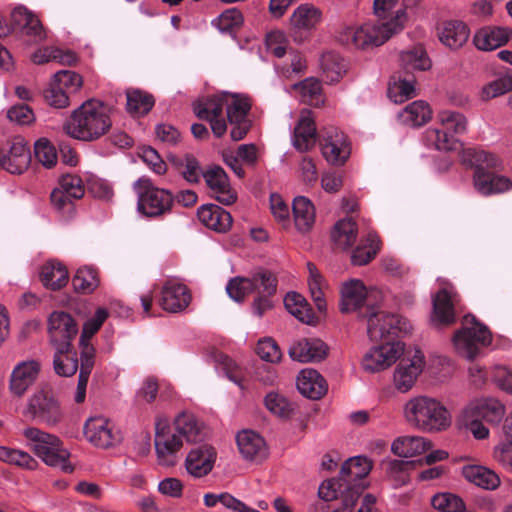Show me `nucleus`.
<instances>
[{
    "mask_svg": "<svg viewBox=\"0 0 512 512\" xmlns=\"http://www.w3.org/2000/svg\"><path fill=\"white\" fill-rule=\"evenodd\" d=\"M112 108L98 100H88L75 109L63 125L70 137L94 141L105 135L112 126Z\"/></svg>",
    "mask_w": 512,
    "mask_h": 512,
    "instance_id": "f257e3e1",
    "label": "nucleus"
},
{
    "mask_svg": "<svg viewBox=\"0 0 512 512\" xmlns=\"http://www.w3.org/2000/svg\"><path fill=\"white\" fill-rule=\"evenodd\" d=\"M462 161L474 168V187L480 194L489 196L512 189V180L498 174L503 169V165L495 154L468 148L462 151Z\"/></svg>",
    "mask_w": 512,
    "mask_h": 512,
    "instance_id": "f03ea898",
    "label": "nucleus"
},
{
    "mask_svg": "<svg viewBox=\"0 0 512 512\" xmlns=\"http://www.w3.org/2000/svg\"><path fill=\"white\" fill-rule=\"evenodd\" d=\"M408 20L404 10H397L389 20L369 21L357 28L348 27L341 33V41L357 49L367 50L379 47L392 36L400 33Z\"/></svg>",
    "mask_w": 512,
    "mask_h": 512,
    "instance_id": "7ed1b4c3",
    "label": "nucleus"
},
{
    "mask_svg": "<svg viewBox=\"0 0 512 512\" xmlns=\"http://www.w3.org/2000/svg\"><path fill=\"white\" fill-rule=\"evenodd\" d=\"M405 417L408 423L423 432H440L451 425V415L438 400L418 396L405 404Z\"/></svg>",
    "mask_w": 512,
    "mask_h": 512,
    "instance_id": "20e7f679",
    "label": "nucleus"
},
{
    "mask_svg": "<svg viewBox=\"0 0 512 512\" xmlns=\"http://www.w3.org/2000/svg\"><path fill=\"white\" fill-rule=\"evenodd\" d=\"M367 334L375 343L392 345L402 343L399 339L410 333V322L399 314L366 307Z\"/></svg>",
    "mask_w": 512,
    "mask_h": 512,
    "instance_id": "39448f33",
    "label": "nucleus"
},
{
    "mask_svg": "<svg viewBox=\"0 0 512 512\" xmlns=\"http://www.w3.org/2000/svg\"><path fill=\"white\" fill-rule=\"evenodd\" d=\"M463 324L465 327L454 333L452 341L459 354L472 361L479 354L478 344L489 346L492 343V333L472 314L463 317Z\"/></svg>",
    "mask_w": 512,
    "mask_h": 512,
    "instance_id": "423d86ee",
    "label": "nucleus"
},
{
    "mask_svg": "<svg viewBox=\"0 0 512 512\" xmlns=\"http://www.w3.org/2000/svg\"><path fill=\"white\" fill-rule=\"evenodd\" d=\"M137 195V210L148 217L160 216L171 209L173 198L169 191L154 186L151 179L141 177L133 184Z\"/></svg>",
    "mask_w": 512,
    "mask_h": 512,
    "instance_id": "0eeeda50",
    "label": "nucleus"
},
{
    "mask_svg": "<svg viewBox=\"0 0 512 512\" xmlns=\"http://www.w3.org/2000/svg\"><path fill=\"white\" fill-rule=\"evenodd\" d=\"M23 415L30 420L39 421L47 426L57 425L63 418L58 399L50 389L35 391L26 402Z\"/></svg>",
    "mask_w": 512,
    "mask_h": 512,
    "instance_id": "6e6552de",
    "label": "nucleus"
},
{
    "mask_svg": "<svg viewBox=\"0 0 512 512\" xmlns=\"http://www.w3.org/2000/svg\"><path fill=\"white\" fill-rule=\"evenodd\" d=\"M184 441L175 433L165 419H158L155 425L154 447L157 463L162 467H173L180 460Z\"/></svg>",
    "mask_w": 512,
    "mask_h": 512,
    "instance_id": "1a4fd4ad",
    "label": "nucleus"
},
{
    "mask_svg": "<svg viewBox=\"0 0 512 512\" xmlns=\"http://www.w3.org/2000/svg\"><path fill=\"white\" fill-rule=\"evenodd\" d=\"M84 436L89 443L100 449H110L121 444L123 435L114 421L104 416L86 420Z\"/></svg>",
    "mask_w": 512,
    "mask_h": 512,
    "instance_id": "9d476101",
    "label": "nucleus"
},
{
    "mask_svg": "<svg viewBox=\"0 0 512 512\" xmlns=\"http://www.w3.org/2000/svg\"><path fill=\"white\" fill-rule=\"evenodd\" d=\"M319 144L326 161L335 166L346 163L351 154V143L347 135L338 128L325 127L319 132Z\"/></svg>",
    "mask_w": 512,
    "mask_h": 512,
    "instance_id": "9b49d317",
    "label": "nucleus"
},
{
    "mask_svg": "<svg viewBox=\"0 0 512 512\" xmlns=\"http://www.w3.org/2000/svg\"><path fill=\"white\" fill-rule=\"evenodd\" d=\"M78 330V324L67 312L54 311L48 317L47 331L53 348H71L72 341L78 334Z\"/></svg>",
    "mask_w": 512,
    "mask_h": 512,
    "instance_id": "f8f14e48",
    "label": "nucleus"
},
{
    "mask_svg": "<svg viewBox=\"0 0 512 512\" xmlns=\"http://www.w3.org/2000/svg\"><path fill=\"white\" fill-rule=\"evenodd\" d=\"M41 362L26 359L18 362L9 377V391L17 397L23 396L34 385L41 372Z\"/></svg>",
    "mask_w": 512,
    "mask_h": 512,
    "instance_id": "ddd939ff",
    "label": "nucleus"
},
{
    "mask_svg": "<svg viewBox=\"0 0 512 512\" xmlns=\"http://www.w3.org/2000/svg\"><path fill=\"white\" fill-rule=\"evenodd\" d=\"M31 163V152L24 138L16 136L9 141L7 153L0 150V168L11 174H22Z\"/></svg>",
    "mask_w": 512,
    "mask_h": 512,
    "instance_id": "4468645a",
    "label": "nucleus"
},
{
    "mask_svg": "<svg viewBox=\"0 0 512 512\" xmlns=\"http://www.w3.org/2000/svg\"><path fill=\"white\" fill-rule=\"evenodd\" d=\"M366 307H375L368 303L367 290L361 280L352 279L343 284L339 308L342 313L357 312L358 317H366Z\"/></svg>",
    "mask_w": 512,
    "mask_h": 512,
    "instance_id": "2eb2a0df",
    "label": "nucleus"
},
{
    "mask_svg": "<svg viewBox=\"0 0 512 512\" xmlns=\"http://www.w3.org/2000/svg\"><path fill=\"white\" fill-rule=\"evenodd\" d=\"M404 351V343L374 346L364 356L362 366L365 371L375 373L387 369L394 364Z\"/></svg>",
    "mask_w": 512,
    "mask_h": 512,
    "instance_id": "dca6fc26",
    "label": "nucleus"
},
{
    "mask_svg": "<svg viewBox=\"0 0 512 512\" xmlns=\"http://www.w3.org/2000/svg\"><path fill=\"white\" fill-rule=\"evenodd\" d=\"M425 366V357L421 350H415L412 358H402L394 372V384L400 392L409 391L415 384Z\"/></svg>",
    "mask_w": 512,
    "mask_h": 512,
    "instance_id": "f3484780",
    "label": "nucleus"
},
{
    "mask_svg": "<svg viewBox=\"0 0 512 512\" xmlns=\"http://www.w3.org/2000/svg\"><path fill=\"white\" fill-rule=\"evenodd\" d=\"M256 283H258L257 296L254 298L251 307L256 316L262 317L274 307L273 298L277 292L278 280L274 273L264 270L259 272Z\"/></svg>",
    "mask_w": 512,
    "mask_h": 512,
    "instance_id": "a211bd4d",
    "label": "nucleus"
},
{
    "mask_svg": "<svg viewBox=\"0 0 512 512\" xmlns=\"http://www.w3.org/2000/svg\"><path fill=\"white\" fill-rule=\"evenodd\" d=\"M329 353L328 345L319 338H300L289 347L288 354L294 361L301 363L320 362Z\"/></svg>",
    "mask_w": 512,
    "mask_h": 512,
    "instance_id": "6ab92c4d",
    "label": "nucleus"
},
{
    "mask_svg": "<svg viewBox=\"0 0 512 512\" xmlns=\"http://www.w3.org/2000/svg\"><path fill=\"white\" fill-rule=\"evenodd\" d=\"M13 23L21 30V33L30 38L33 43L46 40V31L39 18L26 7L18 6L11 13Z\"/></svg>",
    "mask_w": 512,
    "mask_h": 512,
    "instance_id": "aec40b11",
    "label": "nucleus"
},
{
    "mask_svg": "<svg viewBox=\"0 0 512 512\" xmlns=\"http://www.w3.org/2000/svg\"><path fill=\"white\" fill-rule=\"evenodd\" d=\"M511 40L512 28L502 26L481 27L473 36V44L481 51H493Z\"/></svg>",
    "mask_w": 512,
    "mask_h": 512,
    "instance_id": "412c9836",
    "label": "nucleus"
},
{
    "mask_svg": "<svg viewBox=\"0 0 512 512\" xmlns=\"http://www.w3.org/2000/svg\"><path fill=\"white\" fill-rule=\"evenodd\" d=\"M215 461L216 452L214 448L209 445H202L190 450L185 459V467L191 476L201 478L211 472Z\"/></svg>",
    "mask_w": 512,
    "mask_h": 512,
    "instance_id": "4be33fe9",
    "label": "nucleus"
},
{
    "mask_svg": "<svg viewBox=\"0 0 512 512\" xmlns=\"http://www.w3.org/2000/svg\"><path fill=\"white\" fill-rule=\"evenodd\" d=\"M191 302V294L186 285L176 281L168 280L162 288L160 304L169 312H180Z\"/></svg>",
    "mask_w": 512,
    "mask_h": 512,
    "instance_id": "5701e85b",
    "label": "nucleus"
},
{
    "mask_svg": "<svg viewBox=\"0 0 512 512\" xmlns=\"http://www.w3.org/2000/svg\"><path fill=\"white\" fill-rule=\"evenodd\" d=\"M223 97L214 96L205 100H199L194 104V112L200 119L209 121L212 132L216 137L224 135V122L221 119Z\"/></svg>",
    "mask_w": 512,
    "mask_h": 512,
    "instance_id": "b1692460",
    "label": "nucleus"
},
{
    "mask_svg": "<svg viewBox=\"0 0 512 512\" xmlns=\"http://www.w3.org/2000/svg\"><path fill=\"white\" fill-rule=\"evenodd\" d=\"M236 442L240 453L246 460L260 463L268 457V448L264 438L252 430L238 433Z\"/></svg>",
    "mask_w": 512,
    "mask_h": 512,
    "instance_id": "393cba45",
    "label": "nucleus"
},
{
    "mask_svg": "<svg viewBox=\"0 0 512 512\" xmlns=\"http://www.w3.org/2000/svg\"><path fill=\"white\" fill-rule=\"evenodd\" d=\"M430 322L433 327L438 329L451 326L456 322L454 304L446 289H440L433 297Z\"/></svg>",
    "mask_w": 512,
    "mask_h": 512,
    "instance_id": "a878e982",
    "label": "nucleus"
},
{
    "mask_svg": "<svg viewBox=\"0 0 512 512\" xmlns=\"http://www.w3.org/2000/svg\"><path fill=\"white\" fill-rule=\"evenodd\" d=\"M299 392L312 400L321 399L328 390L325 378L315 369H303L297 378Z\"/></svg>",
    "mask_w": 512,
    "mask_h": 512,
    "instance_id": "bb28decb",
    "label": "nucleus"
},
{
    "mask_svg": "<svg viewBox=\"0 0 512 512\" xmlns=\"http://www.w3.org/2000/svg\"><path fill=\"white\" fill-rule=\"evenodd\" d=\"M37 457L47 466L57 468L62 472L71 473L74 470L69 461L70 453L58 436Z\"/></svg>",
    "mask_w": 512,
    "mask_h": 512,
    "instance_id": "cd10ccee",
    "label": "nucleus"
},
{
    "mask_svg": "<svg viewBox=\"0 0 512 512\" xmlns=\"http://www.w3.org/2000/svg\"><path fill=\"white\" fill-rule=\"evenodd\" d=\"M171 427L183 441L197 442L204 437V424L192 413H180Z\"/></svg>",
    "mask_w": 512,
    "mask_h": 512,
    "instance_id": "c85d7f7f",
    "label": "nucleus"
},
{
    "mask_svg": "<svg viewBox=\"0 0 512 512\" xmlns=\"http://www.w3.org/2000/svg\"><path fill=\"white\" fill-rule=\"evenodd\" d=\"M372 461L365 456H355L346 460L340 470V477L348 485L359 484L372 469ZM361 485L365 486L363 483Z\"/></svg>",
    "mask_w": 512,
    "mask_h": 512,
    "instance_id": "c756f323",
    "label": "nucleus"
},
{
    "mask_svg": "<svg viewBox=\"0 0 512 512\" xmlns=\"http://www.w3.org/2000/svg\"><path fill=\"white\" fill-rule=\"evenodd\" d=\"M30 60L36 65H44L49 62L73 65L78 61V57L72 50H63L55 46H44L36 49L30 55Z\"/></svg>",
    "mask_w": 512,
    "mask_h": 512,
    "instance_id": "7c9ffc66",
    "label": "nucleus"
},
{
    "mask_svg": "<svg viewBox=\"0 0 512 512\" xmlns=\"http://www.w3.org/2000/svg\"><path fill=\"white\" fill-rule=\"evenodd\" d=\"M432 446L431 441L422 436H401L392 445V452L402 458H410L427 452Z\"/></svg>",
    "mask_w": 512,
    "mask_h": 512,
    "instance_id": "2f4dec72",
    "label": "nucleus"
},
{
    "mask_svg": "<svg viewBox=\"0 0 512 512\" xmlns=\"http://www.w3.org/2000/svg\"><path fill=\"white\" fill-rule=\"evenodd\" d=\"M461 474L468 482L485 490H495L500 485L499 476L484 466L465 465Z\"/></svg>",
    "mask_w": 512,
    "mask_h": 512,
    "instance_id": "473e14b6",
    "label": "nucleus"
},
{
    "mask_svg": "<svg viewBox=\"0 0 512 512\" xmlns=\"http://www.w3.org/2000/svg\"><path fill=\"white\" fill-rule=\"evenodd\" d=\"M316 124L310 117H302L294 128L293 145L300 152L311 150L316 143Z\"/></svg>",
    "mask_w": 512,
    "mask_h": 512,
    "instance_id": "72a5a7b5",
    "label": "nucleus"
},
{
    "mask_svg": "<svg viewBox=\"0 0 512 512\" xmlns=\"http://www.w3.org/2000/svg\"><path fill=\"white\" fill-rule=\"evenodd\" d=\"M470 29L463 21L452 20L445 22L440 33L441 42L447 47L457 50L469 39Z\"/></svg>",
    "mask_w": 512,
    "mask_h": 512,
    "instance_id": "f704fd0d",
    "label": "nucleus"
},
{
    "mask_svg": "<svg viewBox=\"0 0 512 512\" xmlns=\"http://www.w3.org/2000/svg\"><path fill=\"white\" fill-rule=\"evenodd\" d=\"M292 210L297 230L301 233L309 232L315 223L313 203L304 196H298L293 201Z\"/></svg>",
    "mask_w": 512,
    "mask_h": 512,
    "instance_id": "c9c22d12",
    "label": "nucleus"
},
{
    "mask_svg": "<svg viewBox=\"0 0 512 512\" xmlns=\"http://www.w3.org/2000/svg\"><path fill=\"white\" fill-rule=\"evenodd\" d=\"M466 408L468 415L473 416L474 413L481 420L490 424L500 423L505 414L504 406L499 401L493 399L473 402Z\"/></svg>",
    "mask_w": 512,
    "mask_h": 512,
    "instance_id": "e433bc0d",
    "label": "nucleus"
},
{
    "mask_svg": "<svg viewBox=\"0 0 512 512\" xmlns=\"http://www.w3.org/2000/svg\"><path fill=\"white\" fill-rule=\"evenodd\" d=\"M400 66L405 75H413L414 71H426L431 68V60L421 46L403 51L399 57Z\"/></svg>",
    "mask_w": 512,
    "mask_h": 512,
    "instance_id": "4c0bfd02",
    "label": "nucleus"
},
{
    "mask_svg": "<svg viewBox=\"0 0 512 512\" xmlns=\"http://www.w3.org/2000/svg\"><path fill=\"white\" fill-rule=\"evenodd\" d=\"M251 108L252 99L249 95L226 91V123L249 120L248 115Z\"/></svg>",
    "mask_w": 512,
    "mask_h": 512,
    "instance_id": "58836bf2",
    "label": "nucleus"
},
{
    "mask_svg": "<svg viewBox=\"0 0 512 512\" xmlns=\"http://www.w3.org/2000/svg\"><path fill=\"white\" fill-rule=\"evenodd\" d=\"M40 280L46 288L58 290L67 284L68 271L62 263L50 260L41 267Z\"/></svg>",
    "mask_w": 512,
    "mask_h": 512,
    "instance_id": "ea45409f",
    "label": "nucleus"
},
{
    "mask_svg": "<svg viewBox=\"0 0 512 512\" xmlns=\"http://www.w3.org/2000/svg\"><path fill=\"white\" fill-rule=\"evenodd\" d=\"M358 234L357 223L352 218L339 220L331 231V240L343 250L353 246Z\"/></svg>",
    "mask_w": 512,
    "mask_h": 512,
    "instance_id": "a19ab883",
    "label": "nucleus"
},
{
    "mask_svg": "<svg viewBox=\"0 0 512 512\" xmlns=\"http://www.w3.org/2000/svg\"><path fill=\"white\" fill-rule=\"evenodd\" d=\"M386 475L395 487L406 485L410 481L409 472L416 467L412 460L392 459L382 463Z\"/></svg>",
    "mask_w": 512,
    "mask_h": 512,
    "instance_id": "79ce46f5",
    "label": "nucleus"
},
{
    "mask_svg": "<svg viewBox=\"0 0 512 512\" xmlns=\"http://www.w3.org/2000/svg\"><path fill=\"white\" fill-rule=\"evenodd\" d=\"M309 272L308 286L312 299L320 312L326 310L327 304L325 300L324 288L327 286L326 281L313 262H307Z\"/></svg>",
    "mask_w": 512,
    "mask_h": 512,
    "instance_id": "37998d69",
    "label": "nucleus"
},
{
    "mask_svg": "<svg viewBox=\"0 0 512 512\" xmlns=\"http://www.w3.org/2000/svg\"><path fill=\"white\" fill-rule=\"evenodd\" d=\"M400 116L404 123L412 127H420L430 121L432 110L427 102L417 100L408 104Z\"/></svg>",
    "mask_w": 512,
    "mask_h": 512,
    "instance_id": "c03bdc74",
    "label": "nucleus"
},
{
    "mask_svg": "<svg viewBox=\"0 0 512 512\" xmlns=\"http://www.w3.org/2000/svg\"><path fill=\"white\" fill-rule=\"evenodd\" d=\"M284 305L286 309L299 319L301 322L306 324L313 323L315 314L307 303L306 299L297 292H289L284 298Z\"/></svg>",
    "mask_w": 512,
    "mask_h": 512,
    "instance_id": "a18cd8bd",
    "label": "nucleus"
},
{
    "mask_svg": "<svg viewBox=\"0 0 512 512\" xmlns=\"http://www.w3.org/2000/svg\"><path fill=\"white\" fill-rule=\"evenodd\" d=\"M21 435L28 447L38 456L46 446L51 445L56 435L43 431L34 426H27L21 430Z\"/></svg>",
    "mask_w": 512,
    "mask_h": 512,
    "instance_id": "49530a36",
    "label": "nucleus"
},
{
    "mask_svg": "<svg viewBox=\"0 0 512 512\" xmlns=\"http://www.w3.org/2000/svg\"><path fill=\"white\" fill-rule=\"evenodd\" d=\"M127 111L135 117L147 114L154 106L152 95L139 89H130L126 92Z\"/></svg>",
    "mask_w": 512,
    "mask_h": 512,
    "instance_id": "de8ad7c7",
    "label": "nucleus"
},
{
    "mask_svg": "<svg viewBox=\"0 0 512 512\" xmlns=\"http://www.w3.org/2000/svg\"><path fill=\"white\" fill-rule=\"evenodd\" d=\"M54 350L53 366L56 374L63 377L74 375L78 369V360L73 348L54 347Z\"/></svg>",
    "mask_w": 512,
    "mask_h": 512,
    "instance_id": "09e8293b",
    "label": "nucleus"
},
{
    "mask_svg": "<svg viewBox=\"0 0 512 512\" xmlns=\"http://www.w3.org/2000/svg\"><path fill=\"white\" fill-rule=\"evenodd\" d=\"M321 15V11L314 6L300 5L290 18L291 25L297 29L309 30L320 22Z\"/></svg>",
    "mask_w": 512,
    "mask_h": 512,
    "instance_id": "8fccbe9b",
    "label": "nucleus"
},
{
    "mask_svg": "<svg viewBox=\"0 0 512 512\" xmlns=\"http://www.w3.org/2000/svg\"><path fill=\"white\" fill-rule=\"evenodd\" d=\"M0 461L27 470H35L38 466L37 460L27 451L6 446H0Z\"/></svg>",
    "mask_w": 512,
    "mask_h": 512,
    "instance_id": "3c124183",
    "label": "nucleus"
},
{
    "mask_svg": "<svg viewBox=\"0 0 512 512\" xmlns=\"http://www.w3.org/2000/svg\"><path fill=\"white\" fill-rule=\"evenodd\" d=\"M259 272L255 273L251 278L235 277L226 285V293L235 301L242 302L245 297L252 291H256Z\"/></svg>",
    "mask_w": 512,
    "mask_h": 512,
    "instance_id": "603ef678",
    "label": "nucleus"
},
{
    "mask_svg": "<svg viewBox=\"0 0 512 512\" xmlns=\"http://www.w3.org/2000/svg\"><path fill=\"white\" fill-rule=\"evenodd\" d=\"M424 138L428 146L440 151H453L461 147V143L447 131L437 128L427 129Z\"/></svg>",
    "mask_w": 512,
    "mask_h": 512,
    "instance_id": "864d4df0",
    "label": "nucleus"
},
{
    "mask_svg": "<svg viewBox=\"0 0 512 512\" xmlns=\"http://www.w3.org/2000/svg\"><path fill=\"white\" fill-rule=\"evenodd\" d=\"M172 162L187 182H199L203 171L196 157L191 154H185L183 157L173 159Z\"/></svg>",
    "mask_w": 512,
    "mask_h": 512,
    "instance_id": "5fc2aeb1",
    "label": "nucleus"
},
{
    "mask_svg": "<svg viewBox=\"0 0 512 512\" xmlns=\"http://www.w3.org/2000/svg\"><path fill=\"white\" fill-rule=\"evenodd\" d=\"M198 218L208 229L221 233L224 231L222 222L223 209L216 204H204L198 209Z\"/></svg>",
    "mask_w": 512,
    "mask_h": 512,
    "instance_id": "6e6d98bb",
    "label": "nucleus"
},
{
    "mask_svg": "<svg viewBox=\"0 0 512 512\" xmlns=\"http://www.w3.org/2000/svg\"><path fill=\"white\" fill-rule=\"evenodd\" d=\"M72 285L75 291L79 293H92L99 285L97 271L91 267L78 269L72 279Z\"/></svg>",
    "mask_w": 512,
    "mask_h": 512,
    "instance_id": "4d7b16f0",
    "label": "nucleus"
},
{
    "mask_svg": "<svg viewBox=\"0 0 512 512\" xmlns=\"http://www.w3.org/2000/svg\"><path fill=\"white\" fill-rule=\"evenodd\" d=\"M368 244L358 245L352 252L351 263L354 266H364L370 263L377 255L380 246L379 240L375 235L369 234L367 237Z\"/></svg>",
    "mask_w": 512,
    "mask_h": 512,
    "instance_id": "13d9d810",
    "label": "nucleus"
},
{
    "mask_svg": "<svg viewBox=\"0 0 512 512\" xmlns=\"http://www.w3.org/2000/svg\"><path fill=\"white\" fill-rule=\"evenodd\" d=\"M431 505L434 509L441 512H466L464 500L460 496L450 492L434 495L431 499Z\"/></svg>",
    "mask_w": 512,
    "mask_h": 512,
    "instance_id": "bf43d9fd",
    "label": "nucleus"
},
{
    "mask_svg": "<svg viewBox=\"0 0 512 512\" xmlns=\"http://www.w3.org/2000/svg\"><path fill=\"white\" fill-rule=\"evenodd\" d=\"M355 485H348L341 477L332 478L324 481L318 489V496L325 502H329L340 498L343 502V495L347 489L354 488Z\"/></svg>",
    "mask_w": 512,
    "mask_h": 512,
    "instance_id": "052dcab7",
    "label": "nucleus"
},
{
    "mask_svg": "<svg viewBox=\"0 0 512 512\" xmlns=\"http://www.w3.org/2000/svg\"><path fill=\"white\" fill-rule=\"evenodd\" d=\"M212 196L220 202L224 194V170L219 165H209L202 174Z\"/></svg>",
    "mask_w": 512,
    "mask_h": 512,
    "instance_id": "680f3d73",
    "label": "nucleus"
},
{
    "mask_svg": "<svg viewBox=\"0 0 512 512\" xmlns=\"http://www.w3.org/2000/svg\"><path fill=\"white\" fill-rule=\"evenodd\" d=\"M415 77L414 75H405L399 77V82L393 87H389L388 95L395 103H403L404 101L414 97L415 93Z\"/></svg>",
    "mask_w": 512,
    "mask_h": 512,
    "instance_id": "e2e57ef3",
    "label": "nucleus"
},
{
    "mask_svg": "<svg viewBox=\"0 0 512 512\" xmlns=\"http://www.w3.org/2000/svg\"><path fill=\"white\" fill-rule=\"evenodd\" d=\"M265 407L274 415L288 419L293 415V405L282 395L276 392L268 393L264 398Z\"/></svg>",
    "mask_w": 512,
    "mask_h": 512,
    "instance_id": "0e129e2a",
    "label": "nucleus"
},
{
    "mask_svg": "<svg viewBox=\"0 0 512 512\" xmlns=\"http://www.w3.org/2000/svg\"><path fill=\"white\" fill-rule=\"evenodd\" d=\"M37 160L45 167L52 168L56 165L58 154L54 145L46 138L38 139L34 144Z\"/></svg>",
    "mask_w": 512,
    "mask_h": 512,
    "instance_id": "69168bd1",
    "label": "nucleus"
},
{
    "mask_svg": "<svg viewBox=\"0 0 512 512\" xmlns=\"http://www.w3.org/2000/svg\"><path fill=\"white\" fill-rule=\"evenodd\" d=\"M321 66L330 81H338L345 72L344 60L340 55L333 52L323 54Z\"/></svg>",
    "mask_w": 512,
    "mask_h": 512,
    "instance_id": "338daca9",
    "label": "nucleus"
},
{
    "mask_svg": "<svg viewBox=\"0 0 512 512\" xmlns=\"http://www.w3.org/2000/svg\"><path fill=\"white\" fill-rule=\"evenodd\" d=\"M512 89V75L500 77L494 81L489 82L482 88V98L490 100L501 96Z\"/></svg>",
    "mask_w": 512,
    "mask_h": 512,
    "instance_id": "774afa93",
    "label": "nucleus"
}]
</instances>
